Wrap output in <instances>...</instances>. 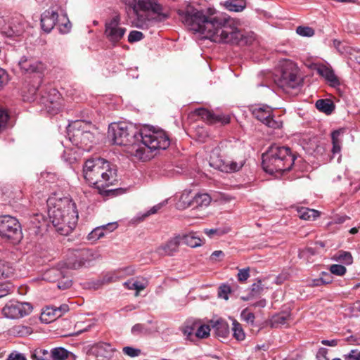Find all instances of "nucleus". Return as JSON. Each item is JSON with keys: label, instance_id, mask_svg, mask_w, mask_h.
Instances as JSON below:
<instances>
[{"label": "nucleus", "instance_id": "obj_1", "mask_svg": "<svg viewBox=\"0 0 360 360\" xmlns=\"http://www.w3.org/2000/svg\"><path fill=\"white\" fill-rule=\"evenodd\" d=\"M181 22L191 30L205 35L217 43L238 44L243 39L238 22L231 18L215 16L212 9L207 13L188 5L185 10H179Z\"/></svg>", "mask_w": 360, "mask_h": 360}, {"label": "nucleus", "instance_id": "obj_6", "mask_svg": "<svg viewBox=\"0 0 360 360\" xmlns=\"http://www.w3.org/2000/svg\"><path fill=\"white\" fill-rule=\"evenodd\" d=\"M297 66L291 60H285L281 65L279 75L276 76L275 83L283 91L288 92L302 84V79L298 75Z\"/></svg>", "mask_w": 360, "mask_h": 360}, {"label": "nucleus", "instance_id": "obj_62", "mask_svg": "<svg viewBox=\"0 0 360 360\" xmlns=\"http://www.w3.org/2000/svg\"><path fill=\"white\" fill-rule=\"evenodd\" d=\"M266 301L265 299H262L257 302H256L255 303H254L252 305L255 307H264L266 306Z\"/></svg>", "mask_w": 360, "mask_h": 360}, {"label": "nucleus", "instance_id": "obj_12", "mask_svg": "<svg viewBox=\"0 0 360 360\" xmlns=\"http://www.w3.org/2000/svg\"><path fill=\"white\" fill-rule=\"evenodd\" d=\"M120 18L118 15L107 20L105 24V36L112 44L120 41L124 35L126 29L120 26Z\"/></svg>", "mask_w": 360, "mask_h": 360}, {"label": "nucleus", "instance_id": "obj_41", "mask_svg": "<svg viewBox=\"0 0 360 360\" xmlns=\"http://www.w3.org/2000/svg\"><path fill=\"white\" fill-rule=\"evenodd\" d=\"M166 201H163L154 205L148 211L143 213L141 217H138L139 220L143 221L150 215L156 214L160 209H162L166 205Z\"/></svg>", "mask_w": 360, "mask_h": 360}, {"label": "nucleus", "instance_id": "obj_44", "mask_svg": "<svg viewBox=\"0 0 360 360\" xmlns=\"http://www.w3.org/2000/svg\"><path fill=\"white\" fill-rule=\"evenodd\" d=\"M13 274V269L7 262L0 260V278L8 277Z\"/></svg>", "mask_w": 360, "mask_h": 360}, {"label": "nucleus", "instance_id": "obj_15", "mask_svg": "<svg viewBox=\"0 0 360 360\" xmlns=\"http://www.w3.org/2000/svg\"><path fill=\"white\" fill-rule=\"evenodd\" d=\"M72 141L78 147L89 150L91 147V143L94 141V136L89 131L77 129L73 134V140Z\"/></svg>", "mask_w": 360, "mask_h": 360}, {"label": "nucleus", "instance_id": "obj_10", "mask_svg": "<svg viewBox=\"0 0 360 360\" xmlns=\"http://www.w3.org/2000/svg\"><path fill=\"white\" fill-rule=\"evenodd\" d=\"M98 172L93 186L99 190L113 185L117 181L115 167L104 159Z\"/></svg>", "mask_w": 360, "mask_h": 360}, {"label": "nucleus", "instance_id": "obj_49", "mask_svg": "<svg viewBox=\"0 0 360 360\" xmlns=\"http://www.w3.org/2000/svg\"><path fill=\"white\" fill-rule=\"evenodd\" d=\"M330 271L332 274L337 276H343L346 271V268L340 264H332L330 267Z\"/></svg>", "mask_w": 360, "mask_h": 360}, {"label": "nucleus", "instance_id": "obj_40", "mask_svg": "<svg viewBox=\"0 0 360 360\" xmlns=\"http://www.w3.org/2000/svg\"><path fill=\"white\" fill-rule=\"evenodd\" d=\"M60 32L65 34L68 33L71 29V23L66 15H63L60 19H58Z\"/></svg>", "mask_w": 360, "mask_h": 360}, {"label": "nucleus", "instance_id": "obj_29", "mask_svg": "<svg viewBox=\"0 0 360 360\" xmlns=\"http://www.w3.org/2000/svg\"><path fill=\"white\" fill-rule=\"evenodd\" d=\"M197 327V322L193 321H188L185 325L181 328V331L186 339L190 341H193V332Z\"/></svg>", "mask_w": 360, "mask_h": 360}, {"label": "nucleus", "instance_id": "obj_16", "mask_svg": "<svg viewBox=\"0 0 360 360\" xmlns=\"http://www.w3.org/2000/svg\"><path fill=\"white\" fill-rule=\"evenodd\" d=\"M44 105L50 114H57L62 108V101L60 93L55 89H51Z\"/></svg>", "mask_w": 360, "mask_h": 360}, {"label": "nucleus", "instance_id": "obj_47", "mask_svg": "<svg viewBox=\"0 0 360 360\" xmlns=\"http://www.w3.org/2000/svg\"><path fill=\"white\" fill-rule=\"evenodd\" d=\"M228 231L221 229H204V233L210 238H213L214 236L220 237L224 234H226Z\"/></svg>", "mask_w": 360, "mask_h": 360}, {"label": "nucleus", "instance_id": "obj_46", "mask_svg": "<svg viewBox=\"0 0 360 360\" xmlns=\"http://www.w3.org/2000/svg\"><path fill=\"white\" fill-rule=\"evenodd\" d=\"M69 310V307L67 304H62L59 307L52 309V312L48 311L47 314H52L54 318L60 317L63 314Z\"/></svg>", "mask_w": 360, "mask_h": 360}, {"label": "nucleus", "instance_id": "obj_31", "mask_svg": "<svg viewBox=\"0 0 360 360\" xmlns=\"http://www.w3.org/2000/svg\"><path fill=\"white\" fill-rule=\"evenodd\" d=\"M226 9L230 11L240 12L245 7V2L243 0H229L224 4Z\"/></svg>", "mask_w": 360, "mask_h": 360}, {"label": "nucleus", "instance_id": "obj_33", "mask_svg": "<svg viewBox=\"0 0 360 360\" xmlns=\"http://www.w3.org/2000/svg\"><path fill=\"white\" fill-rule=\"evenodd\" d=\"M64 266L63 264L60 265V269L53 268L47 270L44 274V279L53 282L58 280L62 276L63 271L61 270Z\"/></svg>", "mask_w": 360, "mask_h": 360}, {"label": "nucleus", "instance_id": "obj_42", "mask_svg": "<svg viewBox=\"0 0 360 360\" xmlns=\"http://www.w3.org/2000/svg\"><path fill=\"white\" fill-rule=\"evenodd\" d=\"M296 33L302 37H311L314 35L315 31L309 26H298L296 28Z\"/></svg>", "mask_w": 360, "mask_h": 360}, {"label": "nucleus", "instance_id": "obj_9", "mask_svg": "<svg viewBox=\"0 0 360 360\" xmlns=\"http://www.w3.org/2000/svg\"><path fill=\"white\" fill-rule=\"evenodd\" d=\"M252 114L253 116L264 124L268 127L272 129H280L282 127L283 121L280 117H275L273 114V109L266 105H257L252 108Z\"/></svg>", "mask_w": 360, "mask_h": 360}, {"label": "nucleus", "instance_id": "obj_63", "mask_svg": "<svg viewBox=\"0 0 360 360\" xmlns=\"http://www.w3.org/2000/svg\"><path fill=\"white\" fill-rule=\"evenodd\" d=\"M347 219V216H341V217H337L335 219V223L337 224H342L343 222H345L346 221V219Z\"/></svg>", "mask_w": 360, "mask_h": 360}, {"label": "nucleus", "instance_id": "obj_64", "mask_svg": "<svg viewBox=\"0 0 360 360\" xmlns=\"http://www.w3.org/2000/svg\"><path fill=\"white\" fill-rule=\"evenodd\" d=\"M224 255V252L221 250H216L214 252H212L211 257L212 259H214L216 257H220V256H223Z\"/></svg>", "mask_w": 360, "mask_h": 360}, {"label": "nucleus", "instance_id": "obj_28", "mask_svg": "<svg viewBox=\"0 0 360 360\" xmlns=\"http://www.w3.org/2000/svg\"><path fill=\"white\" fill-rule=\"evenodd\" d=\"M31 224L34 229L35 233H39L46 226V220L42 214H37L31 219Z\"/></svg>", "mask_w": 360, "mask_h": 360}, {"label": "nucleus", "instance_id": "obj_23", "mask_svg": "<svg viewBox=\"0 0 360 360\" xmlns=\"http://www.w3.org/2000/svg\"><path fill=\"white\" fill-rule=\"evenodd\" d=\"M212 200L209 194L197 193L194 194L192 207L193 209H203L209 206Z\"/></svg>", "mask_w": 360, "mask_h": 360}, {"label": "nucleus", "instance_id": "obj_58", "mask_svg": "<svg viewBox=\"0 0 360 360\" xmlns=\"http://www.w3.org/2000/svg\"><path fill=\"white\" fill-rule=\"evenodd\" d=\"M345 359L347 360H360V352L352 350Z\"/></svg>", "mask_w": 360, "mask_h": 360}, {"label": "nucleus", "instance_id": "obj_30", "mask_svg": "<svg viewBox=\"0 0 360 360\" xmlns=\"http://www.w3.org/2000/svg\"><path fill=\"white\" fill-rule=\"evenodd\" d=\"M264 290V286L262 283V281L259 280L257 283L252 285L250 295L248 297H242V300L247 301L251 298L257 297L263 292Z\"/></svg>", "mask_w": 360, "mask_h": 360}, {"label": "nucleus", "instance_id": "obj_61", "mask_svg": "<svg viewBox=\"0 0 360 360\" xmlns=\"http://www.w3.org/2000/svg\"><path fill=\"white\" fill-rule=\"evenodd\" d=\"M321 344L323 345H326V346H330V347H335L338 345V340H323L321 341Z\"/></svg>", "mask_w": 360, "mask_h": 360}, {"label": "nucleus", "instance_id": "obj_52", "mask_svg": "<svg viewBox=\"0 0 360 360\" xmlns=\"http://www.w3.org/2000/svg\"><path fill=\"white\" fill-rule=\"evenodd\" d=\"M238 280L240 282H245L250 277V268L242 269L238 271Z\"/></svg>", "mask_w": 360, "mask_h": 360}, {"label": "nucleus", "instance_id": "obj_11", "mask_svg": "<svg viewBox=\"0 0 360 360\" xmlns=\"http://www.w3.org/2000/svg\"><path fill=\"white\" fill-rule=\"evenodd\" d=\"M32 309L31 304L27 302L11 301L5 305L2 311L6 317L15 319L28 315Z\"/></svg>", "mask_w": 360, "mask_h": 360}, {"label": "nucleus", "instance_id": "obj_35", "mask_svg": "<svg viewBox=\"0 0 360 360\" xmlns=\"http://www.w3.org/2000/svg\"><path fill=\"white\" fill-rule=\"evenodd\" d=\"M70 352L63 347H56L51 349V360H65Z\"/></svg>", "mask_w": 360, "mask_h": 360}, {"label": "nucleus", "instance_id": "obj_3", "mask_svg": "<svg viewBox=\"0 0 360 360\" xmlns=\"http://www.w3.org/2000/svg\"><path fill=\"white\" fill-rule=\"evenodd\" d=\"M47 203L49 219L56 231L63 236L69 235L78 221L76 204L68 197H51Z\"/></svg>", "mask_w": 360, "mask_h": 360}, {"label": "nucleus", "instance_id": "obj_18", "mask_svg": "<svg viewBox=\"0 0 360 360\" xmlns=\"http://www.w3.org/2000/svg\"><path fill=\"white\" fill-rule=\"evenodd\" d=\"M58 14L53 10L45 11L41 16V26L42 30L49 33L58 22Z\"/></svg>", "mask_w": 360, "mask_h": 360}, {"label": "nucleus", "instance_id": "obj_13", "mask_svg": "<svg viewBox=\"0 0 360 360\" xmlns=\"http://www.w3.org/2000/svg\"><path fill=\"white\" fill-rule=\"evenodd\" d=\"M209 165L210 167L221 172L231 173L240 170L243 167L244 162L240 161L238 162L233 160H223L221 158L213 153L210 155Z\"/></svg>", "mask_w": 360, "mask_h": 360}, {"label": "nucleus", "instance_id": "obj_7", "mask_svg": "<svg viewBox=\"0 0 360 360\" xmlns=\"http://www.w3.org/2000/svg\"><path fill=\"white\" fill-rule=\"evenodd\" d=\"M0 236L12 243H19L23 236L18 220L10 215L0 217Z\"/></svg>", "mask_w": 360, "mask_h": 360}, {"label": "nucleus", "instance_id": "obj_53", "mask_svg": "<svg viewBox=\"0 0 360 360\" xmlns=\"http://www.w3.org/2000/svg\"><path fill=\"white\" fill-rule=\"evenodd\" d=\"M231 292V288L228 285H223L219 287L218 295L220 297L227 300L229 299L228 294Z\"/></svg>", "mask_w": 360, "mask_h": 360}, {"label": "nucleus", "instance_id": "obj_21", "mask_svg": "<svg viewBox=\"0 0 360 360\" xmlns=\"http://www.w3.org/2000/svg\"><path fill=\"white\" fill-rule=\"evenodd\" d=\"M317 72L324 77L332 86H338L340 85V81L338 77L335 75L334 71L326 65H321L316 68Z\"/></svg>", "mask_w": 360, "mask_h": 360}, {"label": "nucleus", "instance_id": "obj_8", "mask_svg": "<svg viewBox=\"0 0 360 360\" xmlns=\"http://www.w3.org/2000/svg\"><path fill=\"white\" fill-rule=\"evenodd\" d=\"M94 259L93 252L89 249L72 250L63 266L67 269H77L89 264Z\"/></svg>", "mask_w": 360, "mask_h": 360}, {"label": "nucleus", "instance_id": "obj_43", "mask_svg": "<svg viewBox=\"0 0 360 360\" xmlns=\"http://www.w3.org/2000/svg\"><path fill=\"white\" fill-rule=\"evenodd\" d=\"M340 132L339 131H334L331 134V139L333 143L332 152L335 154L340 152V141L338 139Z\"/></svg>", "mask_w": 360, "mask_h": 360}, {"label": "nucleus", "instance_id": "obj_24", "mask_svg": "<svg viewBox=\"0 0 360 360\" xmlns=\"http://www.w3.org/2000/svg\"><path fill=\"white\" fill-rule=\"evenodd\" d=\"M117 227V225L116 223H109L106 225L97 227L89 233L88 238L89 240H96L105 235V230H108L109 232H111L116 229Z\"/></svg>", "mask_w": 360, "mask_h": 360}, {"label": "nucleus", "instance_id": "obj_17", "mask_svg": "<svg viewBox=\"0 0 360 360\" xmlns=\"http://www.w3.org/2000/svg\"><path fill=\"white\" fill-rule=\"evenodd\" d=\"M194 114L211 124L221 123L226 124L230 122V117L229 115H215L205 108L196 109L194 111Z\"/></svg>", "mask_w": 360, "mask_h": 360}, {"label": "nucleus", "instance_id": "obj_26", "mask_svg": "<svg viewBox=\"0 0 360 360\" xmlns=\"http://www.w3.org/2000/svg\"><path fill=\"white\" fill-rule=\"evenodd\" d=\"M181 243L191 248L199 247L202 244V239L194 232L181 236Z\"/></svg>", "mask_w": 360, "mask_h": 360}, {"label": "nucleus", "instance_id": "obj_2", "mask_svg": "<svg viewBox=\"0 0 360 360\" xmlns=\"http://www.w3.org/2000/svg\"><path fill=\"white\" fill-rule=\"evenodd\" d=\"M108 137L114 144L124 146L126 153L142 161L150 159V152L165 150L170 145L165 131L143 129L137 133L131 124L125 122L110 124Z\"/></svg>", "mask_w": 360, "mask_h": 360}, {"label": "nucleus", "instance_id": "obj_50", "mask_svg": "<svg viewBox=\"0 0 360 360\" xmlns=\"http://www.w3.org/2000/svg\"><path fill=\"white\" fill-rule=\"evenodd\" d=\"M143 38V34L141 32L134 30V31L130 32V33L129 34L128 41L130 43H133V42L139 41L141 40Z\"/></svg>", "mask_w": 360, "mask_h": 360}, {"label": "nucleus", "instance_id": "obj_39", "mask_svg": "<svg viewBox=\"0 0 360 360\" xmlns=\"http://www.w3.org/2000/svg\"><path fill=\"white\" fill-rule=\"evenodd\" d=\"M32 356L37 360H51V350L49 352L45 349H36Z\"/></svg>", "mask_w": 360, "mask_h": 360}, {"label": "nucleus", "instance_id": "obj_20", "mask_svg": "<svg viewBox=\"0 0 360 360\" xmlns=\"http://www.w3.org/2000/svg\"><path fill=\"white\" fill-rule=\"evenodd\" d=\"M181 238L180 235L171 238L165 245L158 247L156 252L161 256L172 255L174 252H177L181 243Z\"/></svg>", "mask_w": 360, "mask_h": 360}, {"label": "nucleus", "instance_id": "obj_59", "mask_svg": "<svg viewBox=\"0 0 360 360\" xmlns=\"http://www.w3.org/2000/svg\"><path fill=\"white\" fill-rule=\"evenodd\" d=\"M13 290V287L10 284H6L5 288L2 290L0 289V297L6 295L7 294L11 292Z\"/></svg>", "mask_w": 360, "mask_h": 360}, {"label": "nucleus", "instance_id": "obj_14", "mask_svg": "<svg viewBox=\"0 0 360 360\" xmlns=\"http://www.w3.org/2000/svg\"><path fill=\"white\" fill-rule=\"evenodd\" d=\"M103 158L89 159L84 163L83 175L85 180L91 185H94L97 179L98 173L103 163Z\"/></svg>", "mask_w": 360, "mask_h": 360}, {"label": "nucleus", "instance_id": "obj_38", "mask_svg": "<svg viewBox=\"0 0 360 360\" xmlns=\"http://www.w3.org/2000/svg\"><path fill=\"white\" fill-rule=\"evenodd\" d=\"M196 332L195 337L200 339L206 338L210 335V326L209 325H200L198 326L197 323Z\"/></svg>", "mask_w": 360, "mask_h": 360}, {"label": "nucleus", "instance_id": "obj_36", "mask_svg": "<svg viewBox=\"0 0 360 360\" xmlns=\"http://www.w3.org/2000/svg\"><path fill=\"white\" fill-rule=\"evenodd\" d=\"M124 285L129 290H136V296L139 295V293L141 290H143L146 288L145 284L143 283L135 281L134 279H131L128 281L124 283Z\"/></svg>", "mask_w": 360, "mask_h": 360}, {"label": "nucleus", "instance_id": "obj_54", "mask_svg": "<svg viewBox=\"0 0 360 360\" xmlns=\"http://www.w3.org/2000/svg\"><path fill=\"white\" fill-rule=\"evenodd\" d=\"M289 317L288 315L285 314H278L273 318V324H281L283 325L286 323L288 318Z\"/></svg>", "mask_w": 360, "mask_h": 360}, {"label": "nucleus", "instance_id": "obj_57", "mask_svg": "<svg viewBox=\"0 0 360 360\" xmlns=\"http://www.w3.org/2000/svg\"><path fill=\"white\" fill-rule=\"evenodd\" d=\"M8 82V75L6 72L0 68V88L2 87L4 84H6Z\"/></svg>", "mask_w": 360, "mask_h": 360}, {"label": "nucleus", "instance_id": "obj_27", "mask_svg": "<svg viewBox=\"0 0 360 360\" xmlns=\"http://www.w3.org/2000/svg\"><path fill=\"white\" fill-rule=\"evenodd\" d=\"M316 108L327 115H330L335 109L333 103L329 99H319L316 102Z\"/></svg>", "mask_w": 360, "mask_h": 360}, {"label": "nucleus", "instance_id": "obj_4", "mask_svg": "<svg viewBox=\"0 0 360 360\" xmlns=\"http://www.w3.org/2000/svg\"><path fill=\"white\" fill-rule=\"evenodd\" d=\"M133 13L135 16L131 20L132 25L142 30L148 29L169 17V11L157 0H133Z\"/></svg>", "mask_w": 360, "mask_h": 360}, {"label": "nucleus", "instance_id": "obj_32", "mask_svg": "<svg viewBox=\"0 0 360 360\" xmlns=\"http://www.w3.org/2000/svg\"><path fill=\"white\" fill-rule=\"evenodd\" d=\"M299 217L304 220H314L319 216V212L313 209L302 207L298 210Z\"/></svg>", "mask_w": 360, "mask_h": 360}, {"label": "nucleus", "instance_id": "obj_55", "mask_svg": "<svg viewBox=\"0 0 360 360\" xmlns=\"http://www.w3.org/2000/svg\"><path fill=\"white\" fill-rule=\"evenodd\" d=\"M131 333L134 335L146 334L147 333V329L145 328L143 325L138 323L132 327Z\"/></svg>", "mask_w": 360, "mask_h": 360}, {"label": "nucleus", "instance_id": "obj_45", "mask_svg": "<svg viewBox=\"0 0 360 360\" xmlns=\"http://www.w3.org/2000/svg\"><path fill=\"white\" fill-rule=\"evenodd\" d=\"M10 28L11 30L7 34L8 37L20 36L23 33L25 26L23 24L20 22L18 25L13 23Z\"/></svg>", "mask_w": 360, "mask_h": 360}, {"label": "nucleus", "instance_id": "obj_19", "mask_svg": "<svg viewBox=\"0 0 360 360\" xmlns=\"http://www.w3.org/2000/svg\"><path fill=\"white\" fill-rule=\"evenodd\" d=\"M18 65L26 73L41 72L44 69V65L41 62L26 56L20 58Z\"/></svg>", "mask_w": 360, "mask_h": 360}, {"label": "nucleus", "instance_id": "obj_48", "mask_svg": "<svg viewBox=\"0 0 360 360\" xmlns=\"http://www.w3.org/2000/svg\"><path fill=\"white\" fill-rule=\"evenodd\" d=\"M122 352L125 355H127L130 357L138 356L141 353V349L129 346L123 347Z\"/></svg>", "mask_w": 360, "mask_h": 360}, {"label": "nucleus", "instance_id": "obj_5", "mask_svg": "<svg viewBox=\"0 0 360 360\" xmlns=\"http://www.w3.org/2000/svg\"><path fill=\"white\" fill-rule=\"evenodd\" d=\"M295 160L288 147L272 146L262 155V167L269 174L289 171Z\"/></svg>", "mask_w": 360, "mask_h": 360}, {"label": "nucleus", "instance_id": "obj_22", "mask_svg": "<svg viewBox=\"0 0 360 360\" xmlns=\"http://www.w3.org/2000/svg\"><path fill=\"white\" fill-rule=\"evenodd\" d=\"M212 329L214 331L215 335L218 338L226 339L229 335V327L228 323L222 320H217L215 321H210Z\"/></svg>", "mask_w": 360, "mask_h": 360}, {"label": "nucleus", "instance_id": "obj_37", "mask_svg": "<svg viewBox=\"0 0 360 360\" xmlns=\"http://www.w3.org/2000/svg\"><path fill=\"white\" fill-rule=\"evenodd\" d=\"M335 259L346 265H349L353 262V257L349 252L339 251L335 255Z\"/></svg>", "mask_w": 360, "mask_h": 360}, {"label": "nucleus", "instance_id": "obj_34", "mask_svg": "<svg viewBox=\"0 0 360 360\" xmlns=\"http://www.w3.org/2000/svg\"><path fill=\"white\" fill-rule=\"evenodd\" d=\"M232 332L233 336L238 341H242L245 339V335L242 326L236 320L233 319L232 323Z\"/></svg>", "mask_w": 360, "mask_h": 360}, {"label": "nucleus", "instance_id": "obj_60", "mask_svg": "<svg viewBox=\"0 0 360 360\" xmlns=\"http://www.w3.org/2000/svg\"><path fill=\"white\" fill-rule=\"evenodd\" d=\"M97 347L101 349H103L107 352H112L113 349L111 348V345L106 342H100L97 345Z\"/></svg>", "mask_w": 360, "mask_h": 360}, {"label": "nucleus", "instance_id": "obj_25", "mask_svg": "<svg viewBox=\"0 0 360 360\" xmlns=\"http://www.w3.org/2000/svg\"><path fill=\"white\" fill-rule=\"evenodd\" d=\"M194 194L191 190H184L176 203V206L179 210H184L189 207H192Z\"/></svg>", "mask_w": 360, "mask_h": 360}, {"label": "nucleus", "instance_id": "obj_51", "mask_svg": "<svg viewBox=\"0 0 360 360\" xmlns=\"http://www.w3.org/2000/svg\"><path fill=\"white\" fill-rule=\"evenodd\" d=\"M241 317L243 320L251 324H253L255 319V314L252 312L249 311L248 309L243 310Z\"/></svg>", "mask_w": 360, "mask_h": 360}, {"label": "nucleus", "instance_id": "obj_56", "mask_svg": "<svg viewBox=\"0 0 360 360\" xmlns=\"http://www.w3.org/2000/svg\"><path fill=\"white\" fill-rule=\"evenodd\" d=\"M8 120L7 113L0 108V131L5 127Z\"/></svg>", "mask_w": 360, "mask_h": 360}]
</instances>
